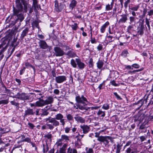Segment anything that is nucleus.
<instances>
[{"mask_svg": "<svg viewBox=\"0 0 153 153\" xmlns=\"http://www.w3.org/2000/svg\"><path fill=\"white\" fill-rule=\"evenodd\" d=\"M66 117L67 120L68 121H72L74 120V117L72 115L70 114H67Z\"/></svg>", "mask_w": 153, "mask_h": 153, "instance_id": "c9c22d12", "label": "nucleus"}, {"mask_svg": "<svg viewBox=\"0 0 153 153\" xmlns=\"http://www.w3.org/2000/svg\"><path fill=\"white\" fill-rule=\"evenodd\" d=\"M75 100L78 103L85 104L86 102H88L87 99L83 95L80 97L79 95H77L75 97Z\"/></svg>", "mask_w": 153, "mask_h": 153, "instance_id": "20e7f679", "label": "nucleus"}, {"mask_svg": "<svg viewBox=\"0 0 153 153\" xmlns=\"http://www.w3.org/2000/svg\"><path fill=\"white\" fill-rule=\"evenodd\" d=\"M44 137L45 138H47L48 139H49L51 140V138L52 137V135L51 134L48 133L47 134L45 135Z\"/></svg>", "mask_w": 153, "mask_h": 153, "instance_id": "49530a36", "label": "nucleus"}, {"mask_svg": "<svg viewBox=\"0 0 153 153\" xmlns=\"http://www.w3.org/2000/svg\"><path fill=\"white\" fill-rule=\"evenodd\" d=\"M77 24L76 23H75L73 25L71 26L72 29L74 30H76L77 27Z\"/></svg>", "mask_w": 153, "mask_h": 153, "instance_id": "5fc2aeb1", "label": "nucleus"}, {"mask_svg": "<svg viewBox=\"0 0 153 153\" xmlns=\"http://www.w3.org/2000/svg\"><path fill=\"white\" fill-rule=\"evenodd\" d=\"M46 98L45 100H42V101L44 102L45 105L50 104L52 103L53 102V98L51 96H49L46 97Z\"/></svg>", "mask_w": 153, "mask_h": 153, "instance_id": "6e6552de", "label": "nucleus"}, {"mask_svg": "<svg viewBox=\"0 0 153 153\" xmlns=\"http://www.w3.org/2000/svg\"><path fill=\"white\" fill-rule=\"evenodd\" d=\"M112 5L111 6L109 4H108L106 6L105 10L107 11L111 10L112 9Z\"/></svg>", "mask_w": 153, "mask_h": 153, "instance_id": "603ef678", "label": "nucleus"}, {"mask_svg": "<svg viewBox=\"0 0 153 153\" xmlns=\"http://www.w3.org/2000/svg\"><path fill=\"white\" fill-rule=\"evenodd\" d=\"M33 7L34 9H36L38 7V1L37 0H33Z\"/></svg>", "mask_w": 153, "mask_h": 153, "instance_id": "72a5a7b5", "label": "nucleus"}, {"mask_svg": "<svg viewBox=\"0 0 153 153\" xmlns=\"http://www.w3.org/2000/svg\"><path fill=\"white\" fill-rule=\"evenodd\" d=\"M60 139L63 142H68L70 140V137L65 134H62L61 136Z\"/></svg>", "mask_w": 153, "mask_h": 153, "instance_id": "a211bd4d", "label": "nucleus"}, {"mask_svg": "<svg viewBox=\"0 0 153 153\" xmlns=\"http://www.w3.org/2000/svg\"><path fill=\"white\" fill-rule=\"evenodd\" d=\"M65 120L62 118V119H61V120H59L60 122L61 123V124L63 126H64L65 125Z\"/></svg>", "mask_w": 153, "mask_h": 153, "instance_id": "bf43d9fd", "label": "nucleus"}, {"mask_svg": "<svg viewBox=\"0 0 153 153\" xmlns=\"http://www.w3.org/2000/svg\"><path fill=\"white\" fill-rule=\"evenodd\" d=\"M110 83L112 85H113L115 86H117L118 85L117 84L115 81L114 80H113L110 82Z\"/></svg>", "mask_w": 153, "mask_h": 153, "instance_id": "680f3d73", "label": "nucleus"}, {"mask_svg": "<svg viewBox=\"0 0 153 153\" xmlns=\"http://www.w3.org/2000/svg\"><path fill=\"white\" fill-rule=\"evenodd\" d=\"M71 64L72 67L74 68H76L77 66L76 64L75 61L74 59H71Z\"/></svg>", "mask_w": 153, "mask_h": 153, "instance_id": "37998d69", "label": "nucleus"}, {"mask_svg": "<svg viewBox=\"0 0 153 153\" xmlns=\"http://www.w3.org/2000/svg\"><path fill=\"white\" fill-rule=\"evenodd\" d=\"M42 113L41 114V116H47L49 114V112L45 109H41Z\"/></svg>", "mask_w": 153, "mask_h": 153, "instance_id": "e433bc0d", "label": "nucleus"}, {"mask_svg": "<svg viewBox=\"0 0 153 153\" xmlns=\"http://www.w3.org/2000/svg\"><path fill=\"white\" fill-rule=\"evenodd\" d=\"M75 59L79 68L81 69H83L85 66V64L82 62L79 59L76 58Z\"/></svg>", "mask_w": 153, "mask_h": 153, "instance_id": "ddd939ff", "label": "nucleus"}, {"mask_svg": "<svg viewBox=\"0 0 153 153\" xmlns=\"http://www.w3.org/2000/svg\"><path fill=\"white\" fill-rule=\"evenodd\" d=\"M86 153H94L92 149L91 148H88L87 147L85 148Z\"/></svg>", "mask_w": 153, "mask_h": 153, "instance_id": "a18cd8bd", "label": "nucleus"}, {"mask_svg": "<svg viewBox=\"0 0 153 153\" xmlns=\"http://www.w3.org/2000/svg\"><path fill=\"white\" fill-rule=\"evenodd\" d=\"M80 134L79 133H78L77 135L75 136L74 137L75 139H76L77 142H80L81 140V138L80 136Z\"/></svg>", "mask_w": 153, "mask_h": 153, "instance_id": "c03bdc74", "label": "nucleus"}, {"mask_svg": "<svg viewBox=\"0 0 153 153\" xmlns=\"http://www.w3.org/2000/svg\"><path fill=\"white\" fill-rule=\"evenodd\" d=\"M55 80L57 83H61L66 81L67 78L65 76H59L55 77Z\"/></svg>", "mask_w": 153, "mask_h": 153, "instance_id": "0eeeda50", "label": "nucleus"}, {"mask_svg": "<svg viewBox=\"0 0 153 153\" xmlns=\"http://www.w3.org/2000/svg\"><path fill=\"white\" fill-rule=\"evenodd\" d=\"M114 94V95L116 97L117 99L119 100H122V99L119 96L117 93L116 92H114L113 93Z\"/></svg>", "mask_w": 153, "mask_h": 153, "instance_id": "6e6d98bb", "label": "nucleus"}, {"mask_svg": "<svg viewBox=\"0 0 153 153\" xmlns=\"http://www.w3.org/2000/svg\"><path fill=\"white\" fill-rule=\"evenodd\" d=\"M25 67H24L20 71V75H22L24 72L25 71Z\"/></svg>", "mask_w": 153, "mask_h": 153, "instance_id": "338daca9", "label": "nucleus"}, {"mask_svg": "<svg viewBox=\"0 0 153 153\" xmlns=\"http://www.w3.org/2000/svg\"><path fill=\"white\" fill-rule=\"evenodd\" d=\"M109 140H111V137L109 136H100V137L98 139V141L102 142L105 146L106 147L109 143Z\"/></svg>", "mask_w": 153, "mask_h": 153, "instance_id": "f03ea898", "label": "nucleus"}, {"mask_svg": "<svg viewBox=\"0 0 153 153\" xmlns=\"http://www.w3.org/2000/svg\"><path fill=\"white\" fill-rule=\"evenodd\" d=\"M17 16V20H19L20 22H22L24 19V17L23 15L21 13L19 14Z\"/></svg>", "mask_w": 153, "mask_h": 153, "instance_id": "7c9ffc66", "label": "nucleus"}, {"mask_svg": "<svg viewBox=\"0 0 153 153\" xmlns=\"http://www.w3.org/2000/svg\"><path fill=\"white\" fill-rule=\"evenodd\" d=\"M9 102V99L1 100L0 101V105L1 104H7Z\"/></svg>", "mask_w": 153, "mask_h": 153, "instance_id": "ea45409f", "label": "nucleus"}, {"mask_svg": "<svg viewBox=\"0 0 153 153\" xmlns=\"http://www.w3.org/2000/svg\"><path fill=\"white\" fill-rule=\"evenodd\" d=\"M144 29V26L143 24L142 23L139 26L137 27V33L138 35L141 36L144 33L143 30Z\"/></svg>", "mask_w": 153, "mask_h": 153, "instance_id": "4468645a", "label": "nucleus"}, {"mask_svg": "<svg viewBox=\"0 0 153 153\" xmlns=\"http://www.w3.org/2000/svg\"><path fill=\"white\" fill-rule=\"evenodd\" d=\"M64 130L65 132L66 133H68L71 130L70 128L66 127L64 129Z\"/></svg>", "mask_w": 153, "mask_h": 153, "instance_id": "13d9d810", "label": "nucleus"}, {"mask_svg": "<svg viewBox=\"0 0 153 153\" xmlns=\"http://www.w3.org/2000/svg\"><path fill=\"white\" fill-rule=\"evenodd\" d=\"M148 121H145L140 126L139 129H143L146 128V125H148Z\"/></svg>", "mask_w": 153, "mask_h": 153, "instance_id": "c85d7f7f", "label": "nucleus"}, {"mask_svg": "<svg viewBox=\"0 0 153 153\" xmlns=\"http://www.w3.org/2000/svg\"><path fill=\"white\" fill-rule=\"evenodd\" d=\"M29 29L28 27H26L22 30L20 36L22 39H23L24 37L27 36L29 32Z\"/></svg>", "mask_w": 153, "mask_h": 153, "instance_id": "dca6fc26", "label": "nucleus"}, {"mask_svg": "<svg viewBox=\"0 0 153 153\" xmlns=\"http://www.w3.org/2000/svg\"><path fill=\"white\" fill-rule=\"evenodd\" d=\"M42 100H43V99H40L39 101H37L36 102V107H42L45 105L44 102L43 101H42Z\"/></svg>", "mask_w": 153, "mask_h": 153, "instance_id": "4be33fe9", "label": "nucleus"}, {"mask_svg": "<svg viewBox=\"0 0 153 153\" xmlns=\"http://www.w3.org/2000/svg\"><path fill=\"white\" fill-rule=\"evenodd\" d=\"M121 18L119 19V23H125L128 20V16L126 14H123L120 16Z\"/></svg>", "mask_w": 153, "mask_h": 153, "instance_id": "9d476101", "label": "nucleus"}, {"mask_svg": "<svg viewBox=\"0 0 153 153\" xmlns=\"http://www.w3.org/2000/svg\"><path fill=\"white\" fill-rule=\"evenodd\" d=\"M28 127L31 129H33L35 127V126L32 123L29 122L27 123Z\"/></svg>", "mask_w": 153, "mask_h": 153, "instance_id": "09e8293b", "label": "nucleus"}, {"mask_svg": "<svg viewBox=\"0 0 153 153\" xmlns=\"http://www.w3.org/2000/svg\"><path fill=\"white\" fill-rule=\"evenodd\" d=\"M74 118L75 120L78 123H85V119L80 116L78 114L75 115Z\"/></svg>", "mask_w": 153, "mask_h": 153, "instance_id": "9b49d317", "label": "nucleus"}, {"mask_svg": "<svg viewBox=\"0 0 153 153\" xmlns=\"http://www.w3.org/2000/svg\"><path fill=\"white\" fill-rule=\"evenodd\" d=\"M100 132H101V131H100L99 132H95V137H96L97 138V140L98 141V139L99 138H100Z\"/></svg>", "mask_w": 153, "mask_h": 153, "instance_id": "4d7b16f0", "label": "nucleus"}, {"mask_svg": "<svg viewBox=\"0 0 153 153\" xmlns=\"http://www.w3.org/2000/svg\"><path fill=\"white\" fill-rule=\"evenodd\" d=\"M135 17L134 16H130L129 17L130 24H131L135 20Z\"/></svg>", "mask_w": 153, "mask_h": 153, "instance_id": "de8ad7c7", "label": "nucleus"}, {"mask_svg": "<svg viewBox=\"0 0 153 153\" xmlns=\"http://www.w3.org/2000/svg\"><path fill=\"white\" fill-rule=\"evenodd\" d=\"M139 6H135L132 7L131 9L133 10L137 11L139 8Z\"/></svg>", "mask_w": 153, "mask_h": 153, "instance_id": "69168bd1", "label": "nucleus"}, {"mask_svg": "<svg viewBox=\"0 0 153 153\" xmlns=\"http://www.w3.org/2000/svg\"><path fill=\"white\" fill-rule=\"evenodd\" d=\"M66 55L71 58L74 57L76 56V54L72 50L68 51L66 53Z\"/></svg>", "mask_w": 153, "mask_h": 153, "instance_id": "b1692460", "label": "nucleus"}, {"mask_svg": "<svg viewBox=\"0 0 153 153\" xmlns=\"http://www.w3.org/2000/svg\"><path fill=\"white\" fill-rule=\"evenodd\" d=\"M13 97L22 100H29L30 96L24 93L21 94L19 92Z\"/></svg>", "mask_w": 153, "mask_h": 153, "instance_id": "7ed1b4c3", "label": "nucleus"}, {"mask_svg": "<svg viewBox=\"0 0 153 153\" xmlns=\"http://www.w3.org/2000/svg\"><path fill=\"white\" fill-rule=\"evenodd\" d=\"M45 120L47 122L42 126L41 129L42 130L48 129L52 130L54 127L58 126L60 125L59 122L54 118H51L50 117L46 118Z\"/></svg>", "mask_w": 153, "mask_h": 153, "instance_id": "f257e3e1", "label": "nucleus"}, {"mask_svg": "<svg viewBox=\"0 0 153 153\" xmlns=\"http://www.w3.org/2000/svg\"><path fill=\"white\" fill-rule=\"evenodd\" d=\"M98 115L102 117H103L105 115V112L104 111H102L101 110H99L97 113Z\"/></svg>", "mask_w": 153, "mask_h": 153, "instance_id": "f704fd0d", "label": "nucleus"}, {"mask_svg": "<svg viewBox=\"0 0 153 153\" xmlns=\"http://www.w3.org/2000/svg\"><path fill=\"white\" fill-rule=\"evenodd\" d=\"M64 118L63 115L60 113L57 114L55 116V118L57 120H59Z\"/></svg>", "mask_w": 153, "mask_h": 153, "instance_id": "c756f323", "label": "nucleus"}, {"mask_svg": "<svg viewBox=\"0 0 153 153\" xmlns=\"http://www.w3.org/2000/svg\"><path fill=\"white\" fill-rule=\"evenodd\" d=\"M144 68H142L138 70H134L132 71H129L128 72L129 73H135L136 72H138L143 71V70Z\"/></svg>", "mask_w": 153, "mask_h": 153, "instance_id": "8fccbe9b", "label": "nucleus"}, {"mask_svg": "<svg viewBox=\"0 0 153 153\" xmlns=\"http://www.w3.org/2000/svg\"><path fill=\"white\" fill-rule=\"evenodd\" d=\"M24 6V12L25 13L27 12V10L29 8H30V5L28 3H26V1L23 4Z\"/></svg>", "mask_w": 153, "mask_h": 153, "instance_id": "a878e982", "label": "nucleus"}, {"mask_svg": "<svg viewBox=\"0 0 153 153\" xmlns=\"http://www.w3.org/2000/svg\"><path fill=\"white\" fill-rule=\"evenodd\" d=\"M67 153H77V151L76 149H72L70 147L68 148L67 149Z\"/></svg>", "mask_w": 153, "mask_h": 153, "instance_id": "473e14b6", "label": "nucleus"}, {"mask_svg": "<svg viewBox=\"0 0 153 153\" xmlns=\"http://www.w3.org/2000/svg\"><path fill=\"white\" fill-rule=\"evenodd\" d=\"M67 146V144L65 143L63 145L62 147L60 149V153H65V149Z\"/></svg>", "mask_w": 153, "mask_h": 153, "instance_id": "cd10ccee", "label": "nucleus"}, {"mask_svg": "<svg viewBox=\"0 0 153 153\" xmlns=\"http://www.w3.org/2000/svg\"><path fill=\"white\" fill-rule=\"evenodd\" d=\"M104 62L101 60L99 59L97 63V67L98 69H101L103 66Z\"/></svg>", "mask_w": 153, "mask_h": 153, "instance_id": "393cba45", "label": "nucleus"}, {"mask_svg": "<svg viewBox=\"0 0 153 153\" xmlns=\"http://www.w3.org/2000/svg\"><path fill=\"white\" fill-rule=\"evenodd\" d=\"M130 1V0H127L124 3V7L125 8H127L128 7V4H129Z\"/></svg>", "mask_w": 153, "mask_h": 153, "instance_id": "0e129e2a", "label": "nucleus"}, {"mask_svg": "<svg viewBox=\"0 0 153 153\" xmlns=\"http://www.w3.org/2000/svg\"><path fill=\"white\" fill-rule=\"evenodd\" d=\"M132 66L133 68H133L137 69L139 68L140 67V65L138 64L137 63H134L132 65Z\"/></svg>", "mask_w": 153, "mask_h": 153, "instance_id": "864d4df0", "label": "nucleus"}, {"mask_svg": "<svg viewBox=\"0 0 153 153\" xmlns=\"http://www.w3.org/2000/svg\"><path fill=\"white\" fill-rule=\"evenodd\" d=\"M122 146L118 144L117 146V150L116 153H120L121 149Z\"/></svg>", "mask_w": 153, "mask_h": 153, "instance_id": "a19ab883", "label": "nucleus"}, {"mask_svg": "<svg viewBox=\"0 0 153 153\" xmlns=\"http://www.w3.org/2000/svg\"><path fill=\"white\" fill-rule=\"evenodd\" d=\"M128 53V51L126 50H124L121 53V56L124 57H126L127 56V54Z\"/></svg>", "mask_w": 153, "mask_h": 153, "instance_id": "4c0bfd02", "label": "nucleus"}, {"mask_svg": "<svg viewBox=\"0 0 153 153\" xmlns=\"http://www.w3.org/2000/svg\"><path fill=\"white\" fill-rule=\"evenodd\" d=\"M38 44L40 48L43 49H46L48 47L46 42L44 40H40Z\"/></svg>", "mask_w": 153, "mask_h": 153, "instance_id": "1a4fd4ad", "label": "nucleus"}, {"mask_svg": "<svg viewBox=\"0 0 153 153\" xmlns=\"http://www.w3.org/2000/svg\"><path fill=\"white\" fill-rule=\"evenodd\" d=\"M34 114L35 112L33 111V109L28 108L25 110L24 115L27 116L30 115H33Z\"/></svg>", "mask_w": 153, "mask_h": 153, "instance_id": "6ab92c4d", "label": "nucleus"}, {"mask_svg": "<svg viewBox=\"0 0 153 153\" xmlns=\"http://www.w3.org/2000/svg\"><path fill=\"white\" fill-rule=\"evenodd\" d=\"M102 108L105 110L108 109L109 108V104L107 103H105L102 106Z\"/></svg>", "mask_w": 153, "mask_h": 153, "instance_id": "58836bf2", "label": "nucleus"}, {"mask_svg": "<svg viewBox=\"0 0 153 153\" xmlns=\"http://www.w3.org/2000/svg\"><path fill=\"white\" fill-rule=\"evenodd\" d=\"M83 105H82L80 104H78L77 105L76 109H78L79 108L82 110H85L86 111H88L90 109L89 107H88L86 106V105H87L86 103Z\"/></svg>", "mask_w": 153, "mask_h": 153, "instance_id": "f3484780", "label": "nucleus"}, {"mask_svg": "<svg viewBox=\"0 0 153 153\" xmlns=\"http://www.w3.org/2000/svg\"><path fill=\"white\" fill-rule=\"evenodd\" d=\"M63 143V142L60 139H59L58 140L56 143H55V145L58 147H60L62 146Z\"/></svg>", "mask_w": 153, "mask_h": 153, "instance_id": "bb28decb", "label": "nucleus"}, {"mask_svg": "<svg viewBox=\"0 0 153 153\" xmlns=\"http://www.w3.org/2000/svg\"><path fill=\"white\" fill-rule=\"evenodd\" d=\"M144 116L143 114H141L140 115V116H139L138 118V120L140 121H143L144 118Z\"/></svg>", "mask_w": 153, "mask_h": 153, "instance_id": "052dcab7", "label": "nucleus"}, {"mask_svg": "<svg viewBox=\"0 0 153 153\" xmlns=\"http://www.w3.org/2000/svg\"><path fill=\"white\" fill-rule=\"evenodd\" d=\"M21 142H27L29 143H31V140L29 137H27L25 138V139H24V140H21Z\"/></svg>", "mask_w": 153, "mask_h": 153, "instance_id": "3c124183", "label": "nucleus"}, {"mask_svg": "<svg viewBox=\"0 0 153 153\" xmlns=\"http://www.w3.org/2000/svg\"><path fill=\"white\" fill-rule=\"evenodd\" d=\"M54 54L56 56H60L63 55L65 54L64 51L60 48L56 47L54 48Z\"/></svg>", "mask_w": 153, "mask_h": 153, "instance_id": "423d86ee", "label": "nucleus"}, {"mask_svg": "<svg viewBox=\"0 0 153 153\" xmlns=\"http://www.w3.org/2000/svg\"><path fill=\"white\" fill-rule=\"evenodd\" d=\"M10 102L12 105H14L16 107H19V103L18 102H16L15 100H14L13 101H11Z\"/></svg>", "mask_w": 153, "mask_h": 153, "instance_id": "79ce46f5", "label": "nucleus"}, {"mask_svg": "<svg viewBox=\"0 0 153 153\" xmlns=\"http://www.w3.org/2000/svg\"><path fill=\"white\" fill-rule=\"evenodd\" d=\"M91 42L92 44L96 43L97 42L95 38H91Z\"/></svg>", "mask_w": 153, "mask_h": 153, "instance_id": "e2e57ef3", "label": "nucleus"}, {"mask_svg": "<svg viewBox=\"0 0 153 153\" xmlns=\"http://www.w3.org/2000/svg\"><path fill=\"white\" fill-rule=\"evenodd\" d=\"M17 9H14L13 10V15L14 16H17L19 14H21L20 12L22 11V9H20V8H17Z\"/></svg>", "mask_w": 153, "mask_h": 153, "instance_id": "5701e85b", "label": "nucleus"}, {"mask_svg": "<svg viewBox=\"0 0 153 153\" xmlns=\"http://www.w3.org/2000/svg\"><path fill=\"white\" fill-rule=\"evenodd\" d=\"M109 24V22L107 21L101 26L100 30L101 33H103L105 32L106 28L107 27Z\"/></svg>", "mask_w": 153, "mask_h": 153, "instance_id": "412c9836", "label": "nucleus"}, {"mask_svg": "<svg viewBox=\"0 0 153 153\" xmlns=\"http://www.w3.org/2000/svg\"><path fill=\"white\" fill-rule=\"evenodd\" d=\"M25 0H16V4L17 8H20V9H23V6L22 4L25 2Z\"/></svg>", "mask_w": 153, "mask_h": 153, "instance_id": "2eb2a0df", "label": "nucleus"}, {"mask_svg": "<svg viewBox=\"0 0 153 153\" xmlns=\"http://www.w3.org/2000/svg\"><path fill=\"white\" fill-rule=\"evenodd\" d=\"M77 4V2L75 0H72L69 4V9L72 10L75 7Z\"/></svg>", "mask_w": 153, "mask_h": 153, "instance_id": "aec40b11", "label": "nucleus"}, {"mask_svg": "<svg viewBox=\"0 0 153 153\" xmlns=\"http://www.w3.org/2000/svg\"><path fill=\"white\" fill-rule=\"evenodd\" d=\"M148 15L151 16L153 15V10H150L149 11H148Z\"/></svg>", "mask_w": 153, "mask_h": 153, "instance_id": "774afa93", "label": "nucleus"}, {"mask_svg": "<svg viewBox=\"0 0 153 153\" xmlns=\"http://www.w3.org/2000/svg\"><path fill=\"white\" fill-rule=\"evenodd\" d=\"M55 10L57 12L61 11L65 7V5L63 4L60 3L59 5L58 1H55Z\"/></svg>", "mask_w": 153, "mask_h": 153, "instance_id": "39448f33", "label": "nucleus"}, {"mask_svg": "<svg viewBox=\"0 0 153 153\" xmlns=\"http://www.w3.org/2000/svg\"><path fill=\"white\" fill-rule=\"evenodd\" d=\"M32 26L33 27H36L39 28V23L36 20H35L32 23Z\"/></svg>", "mask_w": 153, "mask_h": 153, "instance_id": "2f4dec72", "label": "nucleus"}, {"mask_svg": "<svg viewBox=\"0 0 153 153\" xmlns=\"http://www.w3.org/2000/svg\"><path fill=\"white\" fill-rule=\"evenodd\" d=\"M80 127L82 129L83 133L86 134L90 131V127L87 125H81Z\"/></svg>", "mask_w": 153, "mask_h": 153, "instance_id": "f8f14e48", "label": "nucleus"}]
</instances>
